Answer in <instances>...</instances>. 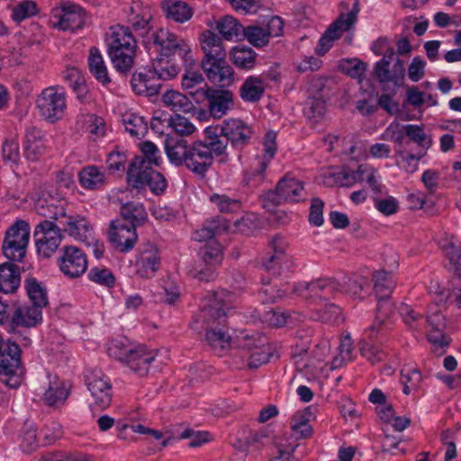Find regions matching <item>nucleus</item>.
Segmentation results:
<instances>
[{"label": "nucleus", "mask_w": 461, "mask_h": 461, "mask_svg": "<svg viewBox=\"0 0 461 461\" xmlns=\"http://www.w3.org/2000/svg\"><path fill=\"white\" fill-rule=\"evenodd\" d=\"M438 242L442 252L453 265L455 273L456 267H459L458 262L461 258V242L455 235L447 232H444Z\"/></svg>", "instance_id": "38"}, {"label": "nucleus", "mask_w": 461, "mask_h": 461, "mask_svg": "<svg viewBox=\"0 0 461 461\" xmlns=\"http://www.w3.org/2000/svg\"><path fill=\"white\" fill-rule=\"evenodd\" d=\"M45 143L41 131L34 126L29 127L25 132L24 154L30 160L38 159L45 150Z\"/></svg>", "instance_id": "35"}, {"label": "nucleus", "mask_w": 461, "mask_h": 461, "mask_svg": "<svg viewBox=\"0 0 461 461\" xmlns=\"http://www.w3.org/2000/svg\"><path fill=\"white\" fill-rule=\"evenodd\" d=\"M38 13L37 5L33 1L23 0L14 7L12 18L15 22H22Z\"/></svg>", "instance_id": "61"}, {"label": "nucleus", "mask_w": 461, "mask_h": 461, "mask_svg": "<svg viewBox=\"0 0 461 461\" xmlns=\"http://www.w3.org/2000/svg\"><path fill=\"white\" fill-rule=\"evenodd\" d=\"M142 156H137L131 162L128 169H144L159 166L161 162L160 152L151 141H143L140 144Z\"/></svg>", "instance_id": "31"}, {"label": "nucleus", "mask_w": 461, "mask_h": 461, "mask_svg": "<svg viewBox=\"0 0 461 461\" xmlns=\"http://www.w3.org/2000/svg\"><path fill=\"white\" fill-rule=\"evenodd\" d=\"M265 93L264 81L260 77H248L240 88V98L247 103L258 102Z\"/></svg>", "instance_id": "36"}, {"label": "nucleus", "mask_w": 461, "mask_h": 461, "mask_svg": "<svg viewBox=\"0 0 461 461\" xmlns=\"http://www.w3.org/2000/svg\"><path fill=\"white\" fill-rule=\"evenodd\" d=\"M127 181L131 187L136 189L144 188L147 185L157 195L163 194L167 185L164 175L152 167L138 170L128 169Z\"/></svg>", "instance_id": "15"}, {"label": "nucleus", "mask_w": 461, "mask_h": 461, "mask_svg": "<svg viewBox=\"0 0 461 461\" xmlns=\"http://www.w3.org/2000/svg\"><path fill=\"white\" fill-rule=\"evenodd\" d=\"M127 23L135 33L136 38L141 39V44L150 43L155 33L152 14L149 6L140 2H133L127 11Z\"/></svg>", "instance_id": "10"}, {"label": "nucleus", "mask_w": 461, "mask_h": 461, "mask_svg": "<svg viewBox=\"0 0 461 461\" xmlns=\"http://www.w3.org/2000/svg\"><path fill=\"white\" fill-rule=\"evenodd\" d=\"M276 133L273 131H268L265 135L264 141V156L262 159L258 162V167L256 168L252 175L255 177H258L259 181H262L265 177V171L268 167L271 159L274 158L276 151Z\"/></svg>", "instance_id": "47"}, {"label": "nucleus", "mask_w": 461, "mask_h": 461, "mask_svg": "<svg viewBox=\"0 0 461 461\" xmlns=\"http://www.w3.org/2000/svg\"><path fill=\"white\" fill-rule=\"evenodd\" d=\"M24 285L31 305L37 306L41 310L48 305L47 290L41 282L35 278H28Z\"/></svg>", "instance_id": "48"}, {"label": "nucleus", "mask_w": 461, "mask_h": 461, "mask_svg": "<svg viewBox=\"0 0 461 461\" xmlns=\"http://www.w3.org/2000/svg\"><path fill=\"white\" fill-rule=\"evenodd\" d=\"M210 201L214 203L221 212L233 213L241 208V203L238 199L230 198L226 194H213L210 196Z\"/></svg>", "instance_id": "59"}, {"label": "nucleus", "mask_w": 461, "mask_h": 461, "mask_svg": "<svg viewBox=\"0 0 461 461\" xmlns=\"http://www.w3.org/2000/svg\"><path fill=\"white\" fill-rule=\"evenodd\" d=\"M358 13L359 4L358 0H356L352 9L347 14H341L320 38L315 50L319 56L326 54L331 48L332 42L340 37L341 32L348 31L355 24Z\"/></svg>", "instance_id": "9"}, {"label": "nucleus", "mask_w": 461, "mask_h": 461, "mask_svg": "<svg viewBox=\"0 0 461 461\" xmlns=\"http://www.w3.org/2000/svg\"><path fill=\"white\" fill-rule=\"evenodd\" d=\"M223 136L230 143L231 147L242 150L247 147L252 139L253 130L251 126L238 118H229L218 124Z\"/></svg>", "instance_id": "16"}, {"label": "nucleus", "mask_w": 461, "mask_h": 461, "mask_svg": "<svg viewBox=\"0 0 461 461\" xmlns=\"http://www.w3.org/2000/svg\"><path fill=\"white\" fill-rule=\"evenodd\" d=\"M339 284L331 278H320L310 283L301 282L294 285L293 293L314 302L330 300L339 293Z\"/></svg>", "instance_id": "12"}, {"label": "nucleus", "mask_w": 461, "mask_h": 461, "mask_svg": "<svg viewBox=\"0 0 461 461\" xmlns=\"http://www.w3.org/2000/svg\"><path fill=\"white\" fill-rule=\"evenodd\" d=\"M318 319L325 323L339 324L342 321L341 311L339 306L334 303H327L324 307L318 311Z\"/></svg>", "instance_id": "62"}, {"label": "nucleus", "mask_w": 461, "mask_h": 461, "mask_svg": "<svg viewBox=\"0 0 461 461\" xmlns=\"http://www.w3.org/2000/svg\"><path fill=\"white\" fill-rule=\"evenodd\" d=\"M206 94H198V98H203L207 111L213 119H221L234 108V94L221 86L210 87Z\"/></svg>", "instance_id": "14"}, {"label": "nucleus", "mask_w": 461, "mask_h": 461, "mask_svg": "<svg viewBox=\"0 0 461 461\" xmlns=\"http://www.w3.org/2000/svg\"><path fill=\"white\" fill-rule=\"evenodd\" d=\"M59 267L65 276L77 278L86 271V255L77 247L65 246L59 258Z\"/></svg>", "instance_id": "17"}, {"label": "nucleus", "mask_w": 461, "mask_h": 461, "mask_svg": "<svg viewBox=\"0 0 461 461\" xmlns=\"http://www.w3.org/2000/svg\"><path fill=\"white\" fill-rule=\"evenodd\" d=\"M121 218L116 221H123L124 223L133 225V227L141 225L147 219V212L142 203L136 202L125 203L120 209Z\"/></svg>", "instance_id": "39"}, {"label": "nucleus", "mask_w": 461, "mask_h": 461, "mask_svg": "<svg viewBox=\"0 0 461 461\" xmlns=\"http://www.w3.org/2000/svg\"><path fill=\"white\" fill-rule=\"evenodd\" d=\"M30 238V228L29 224L24 221H17L9 230L6 231L4 241L8 244H22L28 245Z\"/></svg>", "instance_id": "52"}, {"label": "nucleus", "mask_w": 461, "mask_h": 461, "mask_svg": "<svg viewBox=\"0 0 461 461\" xmlns=\"http://www.w3.org/2000/svg\"><path fill=\"white\" fill-rule=\"evenodd\" d=\"M425 154L426 151L412 154L406 152L403 149H398L396 150V156L401 158V161H397L396 165L407 173H413L417 170L419 161L425 156Z\"/></svg>", "instance_id": "58"}, {"label": "nucleus", "mask_w": 461, "mask_h": 461, "mask_svg": "<svg viewBox=\"0 0 461 461\" xmlns=\"http://www.w3.org/2000/svg\"><path fill=\"white\" fill-rule=\"evenodd\" d=\"M303 190V184L287 174L277 182L275 190H269L262 195L266 203L264 206H276L285 202H299Z\"/></svg>", "instance_id": "11"}, {"label": "nucleus", "mask_w": 461, "mask_h": 461, "mask_svg": "<svg viewBox=\"0 0 461 461\" xmlns=\"http://www.w3.org/2000/svg\"><path fill=\"white\" fill-rule=\"evenodd\" d=\"M223 293L213 292L209 295L200 312L193 317L192 330L205 332L204 340L215 351H221L230 345V336L222 330L227 325L230 307L225 303Z\"/></svg>", "instance_id": "1"}, {"label": "nucleus", "mask_w": 461, "mask_h": 461, "mask_svg": "<svg viewBox=\"0 0 461 461\" xmlns=\"http://www.w3.org/2000/svg\"><path fill=\"white\" fill-rule=\"evenodd\" d=\"M366 285H367V280L363 276H356L348 277L342 284H339V292L346 293L353 298L362 299Z\"/></svg>", "instance_id": "54"}, {"label": "nucleus", "mask_w": 461, "mask_h": 461, "mask_svg": "<svg viewBox=\"0 0 461 461\" xmlns=\"http://www.w3.org/2000/svg\"><path fill=\"white\" fill-rule=\"evenodd\" d=\"M108 176L99 167L86 166L78 172L80 185L86 190H100L107 184Z\"/></svg>", "instance_id": "30"}, {"label": "nucleus", "mask_w": 461, "mask_h": 461, "mask_svg": "<svg viewBox=\"0 0 461 461\" xmlns=\"http://www.w3.org/2000/svg\"><path fill=\"white\" fill-rule=\"evenodd\" d=\"M21 363L19 345L0 333V381L9 388L16 389L23 382Z\"/></svg>", "instance_id": "5"}, {"label": "nucleus", "mask_w": 461, "mask_h": 461, "mask_svg": "<svg viewBox=\"0 0 461 461\" xmlns=\"http://www.w3.org/2000/svg\"><path fill=\"white\" fill-rule=\"evenodd\" d=\"M20 267L13 262L0 265V292L4 294H14L20 286Z\"/></svg>", "instance_id": "34"}, {"label": "nucleus", "mask_w": 461, "mask_h": 461, "mask_svg": "<svg viewBox=\"0 0 461 461\" xmlns=\"http://www.w3.org/2000/svg\"><path fill=\"white\" fill-rule=\"evenodd\" d=\"M339 172V186L349 187L357 182L364 180V174L366 172V167L360 165L357 170L343 168Z\"/></svg>", "instance_id": "60"}, {"label": "nucleus", "mask_w": 461, "mask_h": 461, "mask_svg": "<svg viewBox=\"0 0 461 461\" xmlns=\"http://www.w3.org/2000/svg\"><path fill=\"white\" fill-rule=\"evenodd\" d=\"M385 264L391 269L390 271H375L373 275L374 290L377 297L390 296L396 285L392 270L398 267L397 255L392 252V261Z\"/></svg>", "instance_id": "28"}, {"label": "nucleus", "mask_w": 461, "mask_h": 461, "mask_svg": "<svg viewBox=\"0 0 461 461\" xmlns=\"http://www.w3.org/2000/svg\"><path fill=\"white\" fill-rule=\"evenodd\" d=\"M201 141L213 158H220L219 161L221 163L229 161V155L227 153L229 143L218 124L206 127L203 131V139Z\"/></svg>", "instance_id": "22"}, {"label": "nucleus", "mask_w": 461, "mask_h": 461, "mask_svg": "<svg viewBox=\"0 0 461 461\" xmlns=\"http://www.w3.org/2000/svg\"><path fill=\"white\" fill-rule=\"evenodd\" d=\"M149 39L150 43L144 45L145 49L149 51L154 49L156 52L165 58L177 55L185 62L193 60L190 56V46L184 39L173 33L168 29H156L155 33H153Z\"/></svg>", "instance_id": "6"}, {"label": "nucleus", "mask_w": 461, "mask_h": 461, "mask_svg": "<svg viewBox=\"0 0 461 461\" xmlns=\"http://www.w3.org/2000/svg\"><path fill=\"white\" fill-rule=\"evenodd\" d=\"M163 8L167 19L179 23L189 21L194 14L192 7L180 0H167Z\"/></svg>", "instance_id": "41"}, {"label": "nucleus", "mask_w": 461, "mask_h": 461, "mask_svg": "<svg viewBox=\"0 0 461 461\" xmlns=\"http://www.w3.org/2000/svg\"><path fill=\"white\" fill-rule=\"evenodd\" d=\"M189 147L187 140L179 136H167L165 149L169 161L176 166H185Z\"/></svg>", "instance_id": "33"}, {"label": "nucleus", "mask_w": 461, "mask_h": 461, "mask_svg": "<svg viewBox=\"0 0 461 461\" xmlns=\"http://www.w3.org/2000/svg\"><path fill=\"white\" fill-rule=\"evenodd\" d=\"M108 55L113 68L120 74L127 75L133 67L137 40L128 26L114 25L107 39Z\"/></svg>", "instance_id": "3"}, {"label": "nucleus", "mask_w": 461, "mask_h": 461, "mask_svg": "<svg viewBox=\"0 0 461 461\" xmlns=\"http://www.w3.org/2000/svg\"><path fill=\"white\" fill-rule=\"evenodd\" d=\"M258 54L249 47L236 46L230 52V59L240 69L250 70L256 67Z\"/></svg>", "instance_id": "42"}, {"label": "nucleus", "mask_w": 461, "mask_h": 461, "mask_svg": "<svg viewBox=\"0 0 461 461\" xmlns=\"http://www.w3.org/2000/svg\"><path fill=\"white\" fill-rule=\"evenodd\" d=\"M62 78L77 94L78 99L83 100L85 98L87 94V86L84 77L77 68H66L62 71Z\"/></svg>", "instance_id": "51"}, {"label": "nucleus", "mask_w": 461, "mask_h": 461, "mask_svg": "<svg viewBox=\"0 0 461 461\" xmlns=\"http://www.w3.org/2000/svg\"><path fill=\"white\" fill-rule=\"evenodd\" d=\"M42 322V310L37 306L20 304L15 301L14 312H13L12 326L33 328Z\"/></svg>", "instance_id": "27"}, {"label": "nucleus", "mask_w": 461, "mask_h": 461, "mask_svg": "<svg viewBox=\"0 0 461 461\" xmlns=\"http://www.w3.org/2000/svg\"><path fill=\"white\" fill-rule=\"evenodd\" d=\"M69 387L65 382L59 380L50 382L49 388L43 394L44 402L51 407H59L64 404L70 393Z\"/></svg>", "instance_id": "44"}, {"label": "nucleus", "mask_w": 461, "mask_h": 461, "mask_svg": "<svg viewBox=\"0 0 461 461\" xmlns=\"http://www.w3.org/2000/svg\"><path fill=\"white\" fill-rule=\"evenodd\" d=\"M427 323V337L429 341L434 346V350L447 348L450 339L444 332L446 328L444 315L440 312H432L428 315Z\"/></svg>", "instance_id": "24"}, {"label": "nucleus", "mask_w": 461, "mask_h": 461, "mask_svg": "<svg viewBox=\"0 0 461 461\" xmlns=\"http://www.w3.org/2000/svg\"><path fill=\"white\" fill-rule=\"evenodd\" d=\"M108 234L113 247L121 253L131 251L138 240L136 227L123 221H112Z\"/></svg>", "instance_id": "18"}, {"label": "nucleus", "mask_w": 461, "mask_h": 461, "mask_svg": "<svg viewBox=\"0 0 461 461\" xmlns=\"http://www.w3.org/2000/svg\"><path fill=\"white\" fill-rule=\"evenodd\" d=\"M169 125L181 138L190 135L195 131L194 125L187 118L177 113L170 118Z\"/></svg>", "instance_id": "64"}, {"label": "nucleus", "mask_w": 461, "mask_h": 461, "mask_svg": "<svg viewBox=\"0 0 461 461\" xmlns=\"http://www.w3.org/2000/svg\"><path fill=\"white\" fill-rule=\"evenodd\" d=\"M161 266V258L156 246L148 243L140 249L133 266V273L140 278H152Z\"/></svg>", "instance_id": "19"}, {"label": "nucleus", "mask_w": 461, "mask_h": 461, "mask_svg": "<svg viewBox=\"0 0 461 461\" xmlns=\"http://www.w3.org/2000/svg\"><path fill=\"white\" fill-rule=\"evenodd\" d=\"M151 70L160 82V80H169L176 77L180 71V68L171 59L163 57L152 61Z\"/></svg>", "instance_id": "50"}, {"label": "nucleus", "mask_w": 461, "mask_h": 461, "mask_svg": "<svg viewBox=\"0 0 461 461\" xmlns=\"http://www.w3.org/2000/svg\"><path fill=\"white\" fill-rule=\"evenodd\" d=\"M390 65L385 63V60H379L375 63L374 68V75L381 83L392 82L396 86H400L404 79V68L403 62L396 58V63L393 66V71L389 69Z\"/></svg>", "instance_id": "32"}, {"label": "nucleus", "mask_w": 461, "mask_h": 461, "mask_svg": "<svg viewBox=\"0 0 461 461\" xmlns=\"http://www.w3.org/2000/svg\"><path fill=\"white\" fill-rule=\"evenodd\" d=\"M244 39L255 47L260 48L269 42V36L265 27L249 25L244 28Z\"/></svg>", "instance_id": "57"}, {"label": "nucleus", "mask_w": 461, "mask_h": 461, "mask_svg": "<svg viewBox=\"0 0 461 461\" xmlns=\"http://www.w3.org/2000/svg\"><path fill=\"white\" fill-rule=\"evenodd\" d=\"M36 106L46 122L55 123L60 121L67 110L65 90L59 86L44 88L37 97Z\"/></svg>", "instance_id": "7"}, {"label": "nucleus", "mask_w": 461, "mask_h": 461, "mask_svg": "<svg viewBox=\"0 0 461 461\" xmlns=\"http://www.w3.org/2000/svg\"><path fill=\"white\" fill-rule=\"evenodd\" d=\"M66 201L53 196L49 193L42 192L37 198L34 208L36 212L46 218L45 220L59 221L65 217Z\"/></svg>", "instance_id": "20"}, {"label": "nucleus", "mask_w": 461, "mask_h": 461, "mask_svg": "<svg viewBox=\"0 0 461 461\" xmlns=\"http://www.w3.org/2000/svg\"><path fill=\"white\" fill-rule=\"evenodd\" d=\"M131 88L135 94L148 97L158 96L161 83L152 73L151 68L134 73L131 79Z\"/></svg>", "instance_id": "25"}, {"label": "nucleus", "mask_w": 461, "mask_h": 461, "mask_svg": "<svg viewBox=\"0 0 461 461\" xmlns=\"http://www.w3.org/2000/svg\"><path fill=\"white\" fill-rule=\"evenodd\" d=\"M327 112L326 99L322 95L309 96L304 104L303 113L312 123L324 119Z\"/></svg>", "instance_id": "46"}, {"label": "nucleus", "mask_w": 461, "mask_h": 461, "mask_svg": "<svg viewBox=\"0 0 461 461\" xmlns=\"http://www.w3.org/2000/svg\"><path fill=\"white\" fill-rule=\"evenodd\" d=\"M59 223L63 226L64 231L76 240L90 243L93 239V229L89 221L80 215H67L61 219Z\"/></svg>", "instance_id": "26"}, {"label": "nucleus", "mask_w": 461, "mask_h": 461, "mask_svg": "<svg viewBox=\"0 0 461 461\" xmlns=\"http://www.w3.org/2000/svg\"><path fill=\"white\" fill-rule=\"evenodd\" d=\"M262 281L265 286L260 289L258 296L263 303H273L285 296V292L278 289L277 285H271L269 281L265 282L264 279Z\"/></svg>", "instance_id": "63"}, {"label": "nucleus", "mask_w": 461, "mask_h": 461, "mask_svg": "<svg viewBox=\"0 0 461 461\" xmlns=\"http://www.w3.org/2000/svg\"><path fill=\"white\" fill-rule=\"evenodd\" d=\"M108 354L140 376L148 374L157 355L145 345H136L126 339L112 340L108 347Z\"/></svg>", "instance_id": "4"}, {"label": "nucleus", "mask_w": 461, "mask_h": 461, "mask_svg": "<svg viewBox=\"0 0 461 461\" xmlns=\"http://www.w3.org/2000/svg\"><path fill=\"white\" fill-rule=\"evenodd\" d=\"M404 131L410 140L416 143L426 151L431 145V139L426 134L423 126L415 124H405Z\"/></svg>", "instance_id": "55"}, {"label": "nucleus", "mask_w": 461, "mask_h": 461, "mask_svg": "<svg viewBox=\"0 0 461 461\" xmlns=\"http://www.w3.org/2000/svg\"><path fill=\"white\" fill-rule=\"evenodd\" d=\"M213 158L203 142L197 140L189 147L185 167L192 172L203 176L212 165Z\"/></svg>", "instance_id": "21"}, {"label": "nucleus", "mask_w": 461, "mask_h": 461, "mask_svg": "<svg viewBox=\"0 0 461 461\" xmlns=\"http://www.w3.org/2000/svg\"><path fill=\"white\" fill-rule=\"evenodd\" d=\"M85 381L87 389L91 393L95 402L93 406L104 410L112 402V385L109 379L101 370H87L85 374Z\"/></svg>", "instance_id": "13"}, {"label": "nucleus", "mask_w": 461, "mask_h": 461, "mask_svg": "<svg viewBox=\"0 0 461 461\" xmlns=\"http://www.w3.org/2000/svg\"><path fill=\"white\" fill-rule=\"evenodd\" d=\"M85 13L81 6L68 3L62 6L59 27L63 31H77L85 23Z\"/></svg>", "instance_id": "29"}, {"label": "nucleus", "mask_w": 461, "mask_h": 461, "mask_svg": "<svg viewBox=\"0 0 461 461\" xmlns=\"http://www.w3.org/2000/svg\"><path fill=\"white\" fill-rule=\"evenodd\" d=\"M270 247L272 252L268 253L263 259L262 267L267 272L278 276L284 267V264L288 260V257L285 255L286 244L281 236L276 235L272 239Z\"/></svg>", "instance_id": "23"}, {"label": "nucleus", "mask_w": 461, "mask_h": 461, "mask_svg": "<svg viewBox=\"0 0 461 461\" xmlns=\"http://www.w3.org/2000/svg\"><path fill=\"white\" fill-rule=\"evenodd\" d=\"M87 276L90 281L107 288H112L115 285L114 275L106 267H94L90 268Z\"/></svg>", "instance_id": "56"}, {"label": "nucleus", "mask_w": 461, "mask_h": 461, "mask_svg": "<svg viewBox=\"0 0 461 461\" xmlns=\"http://www.w3.org/2000/svg\"><path fill=\"white\" fill-rule=\"evenodd\" d=\"M377 298L378 302L376 307L375 321L367 330V331L370 332L368 336L371 339L376 337V330L378 329V327H380L382 324H384L385 321L394 314V306L391 301L390 296Z\"/></svg>", "instance_id": "45"}, {"label": "nucleus", "mask_w": 461, "mask_h": 461, "mask_svg": "<svg viewBox=\"0 0 461 461\" xmlns=\"http://www.w3.org/2000/svg\"><path fill=\"white\" fill-rule=\"evenodd\" d=\"M126 131L133 137L142 138L148 132V122L143 116L126 113L122 118Z\"/></svg>", "instance_id": "53"}, {"label": "nucleus", "mask_w": 461, "mask_h": 461, "mask_svg": "<svg viewBox=\"0 0 461 461\" xmlns=\"http://www.w3.org/2000/svg\"><path fill=\"white\" fill-rule=\"evenodd\" d=\"M88 68L93 77L103 86H107L111 83L104 60L96 47H92L89 50Z\"/></svg>", "instance_id": "37"}, {"label": "nucleus", "mask_w": 461, "mask_h": 461, "mask_svg": "<svg viewBox=\"0 0 461 461\" xmlns=\"http://www.w3.org/2000/svg\"><path fill=\"white\" fill-rule=\"evenodd\" d=\"M244 26L232 16L221 17L216 24V29L227 41H242L244 39Z\"/></svg>", "instance_id": "40"}, {"label": "nucleus", "mask_w": 461, "mask_h": 461, "mask_svg": "<svg viewBox=\"0 0 461 461\" xmlns=\"http://www.w3.org/2000/svg\"><path fill=\"white\" fill-rule=\"evenodd\" d=\"M33 238L39 256L49 258L59 247L62 234L55 221L43 220L35 226Z\"/></svg>", "instance_id": "8"}, {"label": "nucleus", "mask_w": 461, "mask_h": 461, "mask_svg": "<svg viewBox=\"0 0 461 461\" xmlns=\"http://www.w3.org/2000/svg\"><path fill=\"white\" fill-rule=\"evenodd\" d=\"M200 45L203 52L201 68L207 79L221 87H227L234 82V70L226 60V50L221 38L207 30L200 35Z\"/></svg>", "instance_id": "2"}, {"label": "nucleus", "mask_w": 461, "mask_h": 461, "mask_svg": "<svg viewBox=\"0 0 461 461\" xmlns=\"http://www.w3.org/2000/svg\"><path fill=\"white\" fill-rule=\"evenodd\" d=\"M198 255L201 263L214 267L220 265L223 259L221 245L216 240H211L201 247Z\"/></svg>", "instance_id": "49"}, {"label": "nucleus", "mask_w": 461, "mask_h": 461, "mask_svg": "<svg viewBox=\"0 0 461 461\" xmlns=\"http://www.w3.org/2000/svg\"><path fill=\"white\" fill-rule=\"evenodd\" d=\"M162 100L165 106L174 113H190L195 109L193 102L186 95L175 90H167L163 95Z\"/></svg>", "instance_id": "43"}]
</instances>
